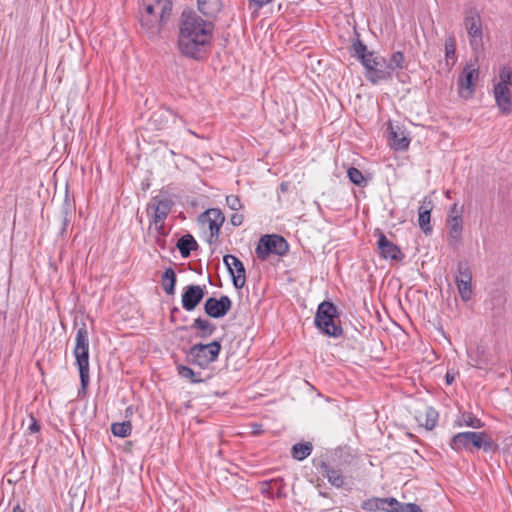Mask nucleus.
I'll return each mask as SVG.
<instances>
[{
  "label": "nucleus",
  "instance_id": "9d476101",
  "mask_svg": "<svg viewBox=\"0 0 512 512\" xmlns=\"http://www.w3.org/2000/svg\"><path fill=\"white\" fill-rule=\"evenodd\" d=\"M223 262L231 276L234 287L242 289L246 283V271L243 262L231 254L225 255Z\"/></svg>",
  "mask_w": 512,
  "mask_h": 512
},
{
  "label": "nucleus",
  "instance_id": "79ce46f5",
  "mask_svg": "<svg viewBox=\"0 0 512 512\" xmlns=\"http://www.w3.org/2000/svg\"><path fill=\"white\" fill-rule=\"evenodd\" d=\"M226 203H227L228 207L234 211H238L242 207L240 199L236 195H228L226 197Z\"/></svg>",
  "mask_w": 512,
  "mask_h": 512
},
{
  "label": "nucleus",
  "instance_id": "393cba45",
  "mask_svg": "<svg viewBox=\"0 0 512 512\" xmlns=\"http://www.w3.org/2000/svg\"><path fill=\"white\" fill-rule=\"evenodd\" d=\"M352 47L354 50L353 56L356 57L362 65H366L368 59L375 53L374 51H368L367 46L359 38L353 41Z\"/></svg>",
  "mask_w": 512,
  "mask_h": 512
},
{
  "label": "nucleus",
  "instance_id": "72a5a7b5",
  "mask_svg": "<svg viewBox=\"0 0 512 512\" xmlns=\"http://www.w3.org/2000/svg\"><path fill=\"white\" fill-rule=\"evenodd\" d=\"M438 417H439V414L436 411V409H434L431 406L426 407V409H425V422L423 424L424 427L427 430H432L433 428H435V426L437 424V421H438Z\"/></svg>",
  "mask_w": 512,
  "mask_h": 512
},
{
  "label": "nucleus",
  "instance_id": "7c9ffc66",
  "mask_svg": "<svg viewBox=\"0 0 512 512\" xmlns=\"http://www.w3.org/2000/svg\"><path fill=\"white\" fill-rule=\"evenodd\" d=\"M178 374L186 379H189L192 383H202L204 379L201 377L200 372H195L192 368L185 365H177Z\"/></svg>",
  "mask_w": 512,
  "mask_h": 512
},
{
  "label": "nucleus",
  "instance_id": "4be33fe9",
  "mask_svg": "<svg viewBox=\"0 0 512 512\" xmlns=\"http://www.w3.org/2000/svg\"><path fill=\"white\" fill-rule=\"evenodd\" d=\"M189 328L195 329L197 331L195 337L200 339L209 338L215 333L217 329L214 323L201 317L194 319L193 323L190 325Z\"/></svg>",
  "mask_w": 512,
  "mask_h": 512
},
{
  "label": "nucleus",
  "instance_id": "9b49d317",
  "mask_svg": "<svg viewBox=\"0 0 512 512\" xmlns=\"http://www.w3.org/2000/svg\"><path fill=\"white\" fill-rule=\"evenodd\" d=\"M232 301L227 295H222L220 298L209 297L204 302V312L207 316L219 319L223 318L231 310Z\"/></svg>",
  "mask_w": 512,
  "mask_h": 512
},
{
  "label": "nucleus",
  "instance_id": "6ab92c4d",
  "mask_svg": "<svg viewBox=\"0 0 512 512\" xmlns=\"http://www.w3.org/2000/svg\"><path fill=\"white\" fill-rule=\"evenodd\" d=\"M432 209V199L429 196H425L421 205L418 208V223L420 229L426 235L432 232V226L430 225Z\"/></svg>",
  "mask_w": 512,
  "mask_h": 512
},
{
  "label": "nucleus",
  "instance_id": "603ef678",
  "mask_svg": "<svg viewBox=\"0 0 512 512\" xmlns=\"http://www.w3.org/2000/svg\"><path fill=\"white\" fill-rule=\"evenodd\" d=\"M180 313V309L178 307H173L170 311V320L171 322L176 321V314Z\"/></svg>",
  "mask_w": 512,
  "mask_h": 512
},
{
  "label": "nucleus",
  "instance_id": "dca6fc26",
  "mask_svg": "<svg viewBox=\"0 0 512 512\" xmlns=\"http://www.w3.org/2000/svg\"><path fill=\"white\" fill-rule=\"evenodd\" d=\"M388 141L390 147L398 151L406 150L410 144V138L406 130L399 125H393L391 122L388 125Z\"/></svg>",
  "mask_w": 512,
  "mask_h": 512
},
{
  "label": "nucleus",
  "instance_id": "052dcab7",
  "mask_svg": "<svg viewBox=\"0 0 512 512\" xmlns=\"http://www.w3.org/2000/svg\"><path fill=\"white\" fill-rule=\"evenodd\" d=\"M281 190H282V191H285V190H286V185H285V183H281Z\"/></svg>",
  "mask_w": 512,
  "mask_h": 512
},
{
  "label": "nucleus",
  "instance_id": "412c9836",
  "mask_svg": "<svg viewBox=\"0 0 512 512\" xmlns=\"http://www.w3.org/2000/svg\"><path fill=\"white\" fill-rule=\"evenodd\" d=\"M447 227L448 234L450 239V244L454 246L456 243H459L462 238V230H463V218L460 213L457 212L456 215L449 214L447 218Z\"/></svg>",
  "mask_w": 512,
  "mask_h": 512
},
{
  "label": "nucleus",
  "instance_id": "680f3d73",
  "mask_svg": "<svg viewBox=\"0 0 512 512\" xmlns=\"http://www.w3.org/2000/svg\"><path fill=\"white\" fill-rule=\"evenodd\" d=\"M446 197H447V198H449V197H450V192H449V191H447V192H446Z\"/></svg>",
  "mask_w": 512,
  "mask_h": 512
},
{
  "label": "nucleus",
  "instance_id": "4d7b16f0",
  "mask_svg": "<svg viewBox=\"0 0 512 512\" xmlns=\"http://www.w3.org/2000/svg\"><path fill=\"white\" fill-rule=\"evenodd\" d=\"M167 112H169L172 115H175L174 111L171 108H165Z\"/></svg>",
  "mask_w": 512,
  "mask_h": 512
},
{
  "label": "nucleus",
  "instance_id": "de8ad7c7",
  "mask_svg": "<svg viewBox=\"0 0 512 512\" xmlns=\"http://www.w3.org/2000/svg\"><path fill=\"white\" fill-rule=\"evenodd\" d=\"M244 217L242 214L235 213L231 216V224L233 226H240L243 223Z\"/></svg>",
  "mask_w": 512,
  "mask_h": 512
},
{
  "label": "nucleus",
  "instance_id": "37998d69",
  "mask_svg": "<svg viewBox=\"0 0 512 512\" xmlns=\"http://www.w3.org/2000/svg\"><path fill=\"white\" fill-rule=\"evenodd\" d=\"M73 211H74L73 205L71 204L68 196H66L64 199V202L62 204L61 213H62V215L72 216Z\"/></svg>",
  "mask_w": 512,
  "mask_h": 512
},
{
  "label": "nucleus",
  "instance_id": "f257e3e1",
  "mask_svg": "<svg viewBox=\"0 0 512 512\" xmlns=\"http://www.w3.org/2000/svg\"><path fill=\"white\" fill-rule=\"evenodd\" d=\"M214 24L192 10H184L179 21L178 48L187 58L203 60L213 39Z\"/></svg>",
  "mask_w": 512,
  "mask_h": 512
},
{
  "label": "nucleus",
  "instance_id": "2f4dec72",
  "mask_svg": "<svg viewBox=\"0 0 512 512\" xmlns=\"http://www.w3.org/2000/svg\"><path fill=\"white\" fill-rule=\"evenodd\" d=\"M404 68V54L401 51L394 52L389 61L387 62V70L389 71L390 76L397 69Z\"/></svg>",
  "mask_w": 512,
  "mask_h": 512
},
{
  "label": "nucleus",
  "instance_id": "e433bc0d",
  "mask_svg": "<svg viewBox=\"0 0 512 512\" xmlns=\"http://www.w3.org/2000/svg\"><path fill=\"white\" fill-rule=\"evenodd\" d=\"M283 480L282 479H273L269 482H265V485L268 486L267 489H263V493H267L270 496H273L274 493H276L278 496H280V490L282 488Z\"/></svg>",
  "mask_w": 512,
  "mask_h": 512
},
{
  "label": "nucleus",
  "instance_id": "5701e85b",
  "mask_svg": "<svg viewBox=\"0 0 512 512\" xmlns=\"http://www.w3.org/2000/svg\"><path fill=\"white\" fill-rule=\"evenodd\" d=\"M176 247L183 258H188L192 251L198 249L199 245L191 234H185L178 239Z\"/></svg>",
  "mask_w": 512,
  "mask_h": 512
},
{
  "label": "nucleus",
  "instance_id": "bf43d9fd",
  "mask_svg": "<svg viewBox=\"0 0 512 512\" xmlns=\"http://www.w3.org/2000/svg\"><path fill=\"white\" fill-rule=\"evenodd\" d=\"M187 329H188V327H187V326H182V327H179V328H178V330H181V331H185V330H187Z\"/></svg>",
  "mask_w": 512,
  "mask_h": 512
},
{
  "label": "nucleus",
  "instance_id": "c85d7f7f",
  "mask_svg": "<svg viewBox=\"0 0 512 512\" xmlns=\"http://www.w3.org/2000/svg\"><path fill=\"white\" fill-rule=\"evenodd\" d=\"M74 349L77 351L89 349V334L85 323H82L81 326L77 328Z\"/></svg>",
  "mask_w": 512,
  "mask_h": 512
},
{
  "label": "nucleus",
  "instance_id": "58836bf2",
  "mask_svg": "<svg viewBox=\"0 0 512 512\" xmlns=\"http://www.w3.org/2000/svg\"><path fill=\"white\" fill-rule=\"evenodd\" d=\"M463 421L466 426L472 427L474 429H479L484 426V423L477 417H475L472 413H464Z\"/></svg>",
  "mask_w": 512,
  "mask_h": 512
},
{
  "label": "nucleus",
  "instance_id": "a211bd4d",
  "mask_svg": "<svg viewBox=\"0 0 512 512\" xmlns=\"http://www.w3.org/2000/svg\"><path fill=\"white\" fill-rule=\"evenodd\" d=\"M75 364L79 370L81 388L86 390L89 384V349L73 350Z\"/></svg>",
  "mask_w": 512,
  "mask_h": 512
},
{
  "label": "nucleus",
  "instance_id": "0eeeda50",
  "mask_svg": "<svg viewBox=\"0 0 512 512\" xmlns=\"http://www.w3.org/2000/svg\"><path fill=\"white\" fill-rule=\"evenodd\" d=\"M289 252V243L278 234H266L260 237L255 253L261 261H266L271 254L285 256Z\"/></svg>",
  "mask_w": 512,
  "mask_h": 512
},
{
  "label": "nucleus",
  "instance_id": "c03bdc74",
  "mask_svg": "<svg viewBox=\"0 0 512 512\" xmlns=\"http://www.w3.org/2000/svg\"><path fill=\"white\" fill-rule=\"evenodd\" d=\"M29 417H30V425L28 427V431L30 433L39 432L41 429L39 421L33 416V414H30Z\"/></svg>",
  "mask_w": 512,
  "mask_h": 512
},
{
  "label": "nucleus",
  "instance_id": "3c124183",
  "mask_svg": "<svg viewBox=\"0 0 512 512\" xmlns=\"http://www.w3.org/2000/svg\"><path fill=\"white\" fill-rule=\"evenodd\" d=\"M153 224L155 225V230L157 231L158 235H160V236L167 235V232L165 231V228H164V222L153 223Z\"/></svg>",
  "mask_w": 512,
  "mask_h": 512
},
{
  "label": "nucleus",
  "instance_id": "1a4fd4ad",
  "mask_svg": "<svg viewBox=\"0 0 512 512\" xmlns=\"http://www.w3.org/2000/svg\"><path fill=\"white\" fill-rule=\"evenodd\" d=\"M174 206L173 200L167 195H156L152 197L147 206V214L150 223L164 222Z\"/></svg>",
  "mask_w": 512,
  "mask_h": 512
},
{
  "label": "nucleus",
  "instance_id": "49530a36",
  "mask_svg": "<svg viewBox=\"0 0 512 512\" xmlns=\"http://www.w3.org/2000/svg\"><path fill=\"white\" fill-rule=\"evenodd\" d=\"M272 1L273 0H249V4L254 6L256 10H259Z\"/></svg>",
  "mask_w": 512,
  "mask_h": 512
},
{
  "label": "nucleus",
  "instance_id": "cd10ccee",
  "mask_svg": "<svg viewBox=\"0 0 512 512\" xmlns=\"http://www.w3.org/2000/svg\"><path fill=\"white\" fill-rule=\"evenodd\" d=\"M197 5L204 16H214L220 10L219 0H197Z\"/></svg>",
  "mask_w": 512,
  "mask_h": 512
},
{
  "label": "nucleus",
  "instance_id": "a878e982",
  "mask_svg": "<svg viewBox=\"0 0 512 512\" xmlns=\"http://www.w3.org/2000/svg\"><path fill=\"white\" fill-rule=\"evenodd\" d=\"M313 445L311 442H300L292 446L291 455L295 460L303 461L311 455Z\"/></svg>",
  "mask_w": 512,
  "mask_h": 512
},
{
  "label": "nucleus",
  "instance_id": "c9c22d12",
  "mask_svg": "<svg viewBox=\"0 0 512 512\" xmlns=\"http://www.w3.org/2000/svg\"><path fill=\"white\" fill-rule=\"evenodd\" d=\"M347 176H348L349 180L357 186L361 187L366 184V181H365V178H364L362 172L359 169H357L356 167H350L347 170Z\"/></svg>",
  "mask_w": 512,
  "mask_h": 512
},
{
  "label": "nucleus",
  "instance_id": "a19ab883",
  "mask_svg": "<svg viewBox=\"0 0 512 512\" xmlns=\"http://www.w3.org/2000/svg\"><path fill=\"white\" fill-rule=\"evenodd\" d=\"M381 503L382 504H387L389 506V509L388 508H382V510L384 511H389V512H400L401 510V507L403 504L399 503L397 501V499L393 498V497H390V498H381Z\"/></svg>",
  "mask_w": 512,
  "mask_h": 512
},
{
  "label": "nucleus",
  "instance_id": "ddd939ff",
  "mask_svg": "<svg viewBox=\"0 0 512 512\" xmlns=\"http://www.w3.org/2000/svg\"><path fill=\"white\" fill-rule=\"evenodd\" d=\"M478 68L466 65L457 80L458 90L462 97H471L474 92V82L478 79Z\"/></svg>",
  "mask_w": 512,
  "mask_h": 512
},
{
  "label": "nucleus",
  "instance_id": "2eb2a0df",
  "mask_svg": "<svg viewBox=\"0 0 512 512\" xmlns=\"http://www.w3.org/2000/svg\"><path fill=\"white\" fill-rule=\"evenodd\" d=\"M201 217L206 218L209 222L210 236L207 241L209 244H213L218 240L221 226L225 221V216L221 210L213 208L205 211Z\"/></svg>",
  "mask_w": 512,
  "mask_h": 512
},
{
  "label": "nucleus",
  "instance_id": "aec40b11",
  "mask_svg": "<svg viewBox=\"0 0 512 512\" xmlns=\"http://www.w3.org/2000/svg\"><path fill=\"white\" fill-rule=\"evenodd\" d=\"M494 97L498 108L502 114L509 115L511 113V92L506 85H494Z\"/></svg>",
  "mask_w": 512,
  "mask_h": 512
},
{
  "label": "nucleus",
  "instance_id": "423d86ee",
  "mask_svg": "<svg viewBox=\"0 0 512 512\" xmlns=\"http://www.w3.org/2000/svg\"><path fill=\"white\" fill-rule=\"evenodd\" d=\"M221 348L222 346L219 340H214L207 344H194L186 353L187 361L192 365L205 369L218 359Z\"/></svg>",
  "mask_w": 512,
  "mask_h": 512
},
{
  "label": "nucleus",
  "instance_id": "473e14b6",
  "mask_svg": "<svg viewBox=\"0 0 512 512\" xmlns=\"http://www.w3.org/2000/svg\"><path fill=\"white\" fill-rule=\"evenodd\" d=\"M472 281V272L468 262L460 261L457 264V274L455 276V282Z\"/></svg>",
  "mask_w": 512,
  "mask_h": 512
},
{
  "label": "nucleus",
  "instance_id": "09e8293b",
  "mask_svg": "<svg viewBox=\"0 0 512 512\" xmlns=\"http://www.w3.org/2000/svg\"><path fill=\"white\" fill-rule=\"evenodd\" d=\"M455 377H456V373L448 370L445 374V383L447 385H451L454 382Z\"/></svg>",
  "mask_w": 512,
  "mask_h": 512
},
{
  "label": "nucleus",
  "instance_id": "bb28decb",
  "mask_svg": "<svg viewBox=\"0 0 512 512\" xmlns=\"http://www.w3.org/2000/svg\"><path fill=\"white\" fill-rule=\"evenodd\" d=\"M455 53H456V38L454 35H449L445 40V61L448 70L455 63Z\"/></svg>",
  "mask_w": 512,
  "mask_h": 512
},
{
  "label": "nucleus",
  "instance_id": "f03ea898",
  "mask_svg": "<svg viewBox=\"0 0 512 512\" xmlns=\"http://www.w3.org/2000/svg\"><path fill=\"white\" fill-rule=\"evenodd\" d=\"M140 16L141 27L150 38L160 35L162 26L165 25L172 13L171 0H143Z\"/></svg>",
  "mask_w": 512,
  "mask_h": 512
},
{
  "label": "nucleus",
  "instance_id": "f8f14e48",
  "mask_svg": "<svg viewBox=\"0 0 512 512\" xmlns=\"http://www.w3.org/2000/svg\"><path fill=\"white\" fill-rule=\"evenodd\" d=\"M375 236H377V247L382 258L394 261H401L404 258L400 248L388 240L382 231L376 229Z\"/></svg>",
  "mask_w": 512,
  "mask_h": 512
},
{
  "label": "nucleus",
  "instance_id": "6e6552de",
  "mask_svg": "<svg viewBox=\"0 0 512 512\" xmlns=\"http://www.w3.org/2000/svg\"><path fill=\"white\" fill-rule=\"evenodd\" d=\"M365 68V77L372 83L377 84L380 81L391 80L389 71L387 70V60L378 53H374L370 59L363 65Z\"/></svg>",
  "mask_w": 512,
  "mask_h": 512
},
{
  "label": "nucleus",
  "instance_id": "f3484780",
  "mask_svg": "<svg viewBox=\"0 0 512 512\" xmlns=\"http://www.w3.org/2000/svg\"><path fill=\"white\" fill-rule=\"evenodd\" d=\"M465 25L473 48L478 47L482 42L481 18L476 11H471L465 17Z\"/></svg>",
  "mask_w": 512,
  "mask_h": 512
},
{
  "label": "nucleus",
  "instance_id": "8fccbe9b",
  "mask_svg": "<svg viewBox=\"0 0 512 512\" xmlns=\"http://www.w3.org/2000/svg\"><path fill=\"white\" fill-rule=\"evenodd\" d=\"M71 217L72 216L62 215V228H61V233L62 234L66 231L68 225L70 224Z\"/></svg>",
  "mask_w": 512,
  "mask_h": 512
},
{
  "label": "nucleus",
  "instance_id": "864d4df0",
  "mask_svg": "<svg viewBox=\"0 0 512 512\" xmlns=\"http://www.w3.org/2000/svg\"><path fill=\"white\" fill-rule=\"evenodd\" d=\"M457 212L460 213V215H462V209H458V205L454 203L450 208L449 214L456 215Z\"/></svg>",
  "mask_w": 512,
  "mask_h": 512
},
{
  "label": "nucleus",
  "instance_id": "39448f33",
  "mask_svg": "<svg viewBox=\"0 0 512 512\" xmlns=\"http://www.w3.org/2000/svg\"><path fill=\"white\" fill-rule=\"evenodd\" d=\"M338 316L337 307L330 301H323L318 305L314 324L322 334L337 338L343 334L342 327L335 323Z\"/></svg>",
  "mask_w": 512,
  "mask_h": 512
},
{
  "label": "nucleus",
  "instance_id": "4c0bfd02",
  "mask_svg": "<svg viewBox=\"0 0 512 512\" xmlns=\"http://www.w3.org/2000/svg\"><path fill=\"white\" fill-rule=\"evenodd\" d=\"M499 79L500 80L497 84L506 85V87L512 85V69L507 66L501 68L499 72Z\"/></svg>",
  "mask_w": 512,
  "mask_h": 512
},
{
  "label": "nucleus",
  "instance_id": "5fc2aeb1",
  "mask_svg": "<svg viewBox=\"0 0 512 512\" xmlns=\"http://www.w3.org/2000/svg\"><path fill=\"white\" fill-rule=\"evenodd\" d=\"M133 410H134L133 406H128L125 410V417L131 416L133 414Z\"/></svg>",
  "mask_w": 512,
  "mask_h": 512
},
{
  "label": "nucleus",
  "instance_id": "6e6d98bb",
  "mask_svg": "<svg viewBox=\"0 0 512 512\" xmlns=\"http://www.w3.org/2000/svg\"><path fill=\"white\" fill-rule=\"evenodd\" d=\"M11 512H25L24 509L19 505H15L13 508H12V511Z\"/></svg>",
  "mask_w": 512,
  "mask_h": 512
},
{
  "label": "nucleus",
  "instance_id": "c756f323",
  "mask_svg": "<svg viewBox=\"0 0 512 512\" xmlns=\"http://www.w3.org/2000/svg\"><path fill=\"white\" fill-rule=\"evenodd\" d=\"M111 432L116 437L126 438L131 435L132 424L130 421L112 423Z\"/></svg>",
  "mask_w": 512,
  "mask_h": 512
},
{
  "label": "nucleus",
  "instance_id": "7ed1b4c3",
  "mask_svg": "<svg viewBox=\"0 0 512 512\" xmlns=\"http://www.w3.org/2000/svg\"><path fill=\"white\" fill-rule=\"evenodd\" d=\"M352 456L342 449H336L331 460L327 461L323 457L314 458L312 463L317 472L336 488H341L345 484L344 471L350 465Z\"/></svg>",
  "mask_w": 512,
  "mask_h": 512
},
{
  "label": "nucleus",
  "instance_id": "f704fd0d",
  "mask_svg": "<svg viewBox=\"0 0 512 512\" xmlns=\"http://www.w3.org/2000/svg\"><path fill=\"white\" fill-rule=\"evenodd\" d=\"M459 295L463 301H469L472 297V281L457 282Z\"/></svg>",
  "mask_w": 512,
  "mask_h": 512
},
{
  "label": "nucleus",
  "instance_id": "ea45409f",
  "mask_svg": "<svg viewBox=\"0 0 512 512\" xmlns=\"http://www.w3.org/2000/svg\"><path fill=\"white\" fill-rule=\"evenodd\" d=\"M381 498H371V499H367L365 501L362 502L361 504V508L365 511H369V512H372V511H376V510H379V509H382L383 507L380 506L381 503Z\"/></svg>",
  "mask_w": 512,
  "mask_h": 512
},
{
  "label": "nucleus",
  "instance_id": "20e7f679",
  "mask_svg": "<svg viewBox=\"0 0 512 512\" xmlns=\"http://www.w3.org/2000/svg\"><path fill=\"white\" fill-rule=\"evenodd\" d=\"M451 449L459 452L465 450L474 452V450H483L485 453H495L499 446L491 436L486 432L466 431L455 434L450 441Z\"/></svg>",
  "mask_w": 512,
  "mask_h": 512
},
{
  "label": "nucleus",
  "instance_id": "a18cd8bd",
  "mask_svg": "<svg viewBox=\"0 0 512 512\" xmlns=\"http://www.w3.org/2000/svg\"><path fill=\"white\" fill-rule=\"evenodd\" d=\"M400 512H423L421 507L415 503H405L402 505Z\"/></svg>",
  "mask_w": 512,
  "mask_h": 512
},
{
  "label": "nucleus",
  "instance_id": "4468645a",
  "mask_svg": "<svg viewBox=\"0 0 512 512\" xmlns=\"http://www.w3.org/2000/svg\"><path fill=\"white\" fill-rule=\"evenodd\" d=\"M205 296V286L188 285L183 289L181 303L183 309L191 312L202 302Z\"/></svg>",
  "mask_w": 512,
  "mask_h": 512
},
{
  "label": "nucleus",
  "instance_id": "b1692460",
  "mask_svg": "<svg viewBox=\"0 0 512 512\" xmlns=\"http://www.w3.org/2000/svg\"><path fill=\"white\" fill-rule=\"evenodd\" d=\"M177 283V275L172 267L165 269L161 276V286L168 295H174Z\"/></svg>",
  "mask_w": 512,
  "mask_h": 512
},
{
  "label": "nucleus",
  "instance_id": "13d9d810",
  "mask_svg": "<svg viewBox=\"0 0 512 512\" xmlns=\"http://www.w3.org/2000/svg\"><path fill=\"white\" fill-rule=\"evenodd\" d=\"M157 242H158V244H159V245H161L162 247H164V243H165V241H164V240H162V241H161V240H159V239H158V240H157Z\"/></svg>",
  "mask_w": 512,
  "mask_h": 512
}]
</instances>
